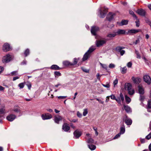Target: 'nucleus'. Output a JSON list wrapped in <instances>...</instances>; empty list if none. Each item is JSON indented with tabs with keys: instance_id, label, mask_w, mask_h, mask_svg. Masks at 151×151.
<instances>
[{
	"instance_id": "f257e3e1",
	"label": "nucleus",
	"mask_w": 151,
	"mask_h": 151,
	"mask_svg": "<svg viewBox=\"0 0 151 151\" xmlns=\"http://www.w3.org/2000/svg\"><path fill=\"white\" fill-rule=\"evenodd\" d=\"M109 97H110L113 100H115L117 102V103L120 104H121V101L123 103L124 100V98L123 95L122 93H121L120 94V96L117 97V98H116L114 95L113 94H112L110 96H107V98H109Z\"/></svg>"
},
{
	"instance_id": "f03ea898",
	"label": "nucleus",
	"mask_w": 151,
	"mask_h": 151,
	"mask_svg": "<svg viewBox=\"0 0 151 151\" xmlns=\"http://www.w3.org/2000/svg\"><path fill=\"white\" fill-rule=\"evenodd\" d=\"M96 49L95 46H92L85 54L82 58V60L85 61L87 60L90 57L91 54Z\"/></svg>"
},
{
	"instance_id": "7ed1b4c3",
	"label": "nucleus",
	"mask_w": 151,
	"mask_h": 151,
	"mask_svg": "<svg viewBox=\"0 0 151 151\" xmlns=\"http://www.w3.org/2000/svg\"><path fill=\"white\" fill-rule=\"evenodd\" d=\"M12 59V55L7 54L4 56L2 59V62L4 63H6L9 62Z\"/></svg>"
},
{
	"instance_id": "20e7f679",
	"label": "nucleus",
	"mask_w": 151,
	"mask_h": 151,
	"mask_svg": "<svg viewBox=\"0 0 151 151\" xmlns=\"http://www.w3.org/2000/svg\"><path fill=\"white\" fill-rule=\"evenodd\" d=\"M107 42V40L105 38H103L101 40H96L95 42V44L97 47H100L106 44Z\"/></svg>"
},
{
	"instance_id": "39448f33",
	"label": "nucleus",
	"mask_w": 151,
	"mask_h": 151,
	"mask_svg": "<svg viewBox=\"0 0 151 151\" xmlns=\"http://www.w3.org/2000/svg\"><path fill=\"white\" fill-rule=\"evenodd\" d=\"M104 9L103 11H102L101 8H99L98 9V12L100 13V17L101 18H104L107 13V9L104 7Z\"/></svg>"
},
{
	"instance_id": "423d86ee",
	"label": "nucleus",
	"mask_w": 151,
	"mask_h": 151,
	"mask_svg": "<svg viewBox=\"0 0 151 151\" xmlns=\"http://www.w3.org/2000/svg\"><path fill=\"white\" fill-rule=\"evenodd\" d=\"M99 30V28L97 26H94L92 27L91 29V32L93 35L95 36V38L97 39V37L96 32Z\"/></svg>"
},
{
	"instance_id": "0eeeda50",
	"label": "nucleus",
	"mask_w": 151,
	"mask_h": 151,
	"mask_svg": "<svg viewBox=\"0 0 151 151\" xmlns=\"http://www.w3.org/2000/svg\"><path fill=\"white\" fill-rule=\"evenodd\" d=\"M141 31L140 29H129L127 32L126 33V34L129 35H132L133 34H135L140 32Z\"/></svg>"
},
{
	"instance_id": "6e6552de",
	"label": "nucleus",
	"mask_w": 151,
	"mask_h": 151,
	"mask_svg": "<svg viewBox=\"0 0 151 151\" xmlns=\"http://www.w3.org/2000/svg\"><path fill=\"white\" fill-rule=\"evenodd\" d=\"M41 117L42 119L43 120L49 119H51L52 117V115L49 113H46L42 114L41 115Z\"/></svg>"
},
{
	"instance_id": "1a4fd4ad",
	"label": "nucleus",
	"mask_w": 151,
	"mask_h": 151,
	"mask_svg": "<svg viewBox=\"0 0 151 151\" xmlns=\"http://www.w3.org/2000/svg\"><path fill=\"white\" fill-rule=\"evenodd\" d=\"M116 35V34L115 32L113 33H110L107 35L106 37H108V38L106 39L107 40H111L113 39L114 37H115Z\"/></svg>"
},
{
	"instance_id": "9d476101",
	"label": "nucleus",
	"mask_w": 151,
	"mask_h": 151,
	"mask_svg": "<svg viewBox=\"0 0 151 151\" xmlns=\"http://www.w3.org/2000/svg\"><path fill=\"white\" fill-rule=\"evenodd\" d=\"M11 48L9 45L7 43H5L3 46V50L4 52H7L9 51Z\"/></svg>"
},
{
	"instance_id": "9b49d317",
	"label": "nucleus",
	"mask_w": 151,
	"mask_h": 151,
	"mask_svg": "<svg viewBox=\"0 0 151 151\" xmlns=\"http://www.w3.org/2000/svg\"><path fill=\"white\" fill-rule=\"evenodd\" d=\"M143 79L144 81L148 84H150L151 82V78L148 75H145L143 77Z\"/></svg>"
},
{
	"instance_id": "f8f14e48",
	"label": "nucleus",
	"mask_w": 151,
	"mask_h": 151,
	"mask_svg": "<svg viewBox=\"0 0 151 151\" xmlns=\"http://www.w3.org/2000/svg\"><path fill=\"white\" fill-rule=\"evenodd\" d=\"M5 109L2 108L0 109V123H2V120L4 117V114Z\"/></svg>"
},
{
	"instance_id": "ddd939ff",
	"label": "nucleus",
	"mask_w": 151,
	"mask_h": 151,
	"mask_svg": "<svg viewBox=\"0 0 151 151\" xmlns=\"http://www.w3.org/2000/svg\"><path fill=\"white\" fill-rule=\"evenodd\" d=\"M73 134L76 138H78L81 136L82 132H81L77 129L74 132Z\"/></svg>"
},
{
	"instance_id": "4468645a",
	"label": "nucleus",
	"mask_w": 151,
	"mask_h": 151,
	"mask_svg": "<svg viewBox=\"0 0 151 151\" xmlns=\"http://www.w3.org/2000/svg\"><path fill=\"white\" fill-rule=\"evenodd\" d=\"M16 117V116L14 114H11L8 116L6 119L8 121L12 122L13 121Z\"/></svg>"
},
{
	"instance_id": "2eb2a0df",
	"label": "nucleus",
	"mask_w": 151,
	"mask_h": 151,
	"mask_svg": "<svg viewBox=\"0 0 151 151\" xmlns=\"http://www.w3.org/2000/svg\"><path fill=\"white\" fill-rule=\"evenodd\" d=\"M115 15V14L114 13L111 12L109 13L107 15L106 18L108 21H110L113 19Z\"/></svg>"
},
{
	"instance_id": "dca6fc26",
	"label": "nucleus",
	"mask_w": 151,
	"mask_h": 151,
	"mask_svg": "<svg viewBox=\"0 0 151 151\" xmlns=\"http://www.w3.org/2000/svg\"><path fill=\"white\" fill-rule=\"evenodd\" d=\"M54 120L55 123L59 124V122L62 120V117L59 115L55 116Z\"/></svg>"
},
{
	"instance_id": "f3484780",
	"label": "nucleus",
	"mask_w": 151,
	"mask_h": 151,
	"mask_svg": "<svg viewBox=\"0 0 151 151\" xmlns=\"http://www.w3.org/2000/svg\"><path fill=\"white\" fill-rule=\"evenodd\" d=\"M137 12L139 15L142 16H145L146 13L145 10L142 9H138L137 11Z\"/></svg>"
},
{
	"instance_id": "a211bd4d",
	"label": "nucleus",
	"mask_w": 151,
	"mask_h": 151,
	"mask_svg": "<svg viewBox=\"0 0 151 151\" xmlns=\"http://www.w3.org/2000/svg\"><path fill=\"white\" fill-rule=\"evenodd\" d=\"M70 129L68 124L67 123H64L62 129L65 132H68Z\"/></svg>"
},
{
	"instance_id": "6ab92c4d",
	"label": "nucleus",
	"mask_w": 151,
	"mask_h": 151,
	"mask_svg": "<svg viewBox=\"0 0 151 151\" xmlns=\"http://www.w3.org/2000/svg\"><path fill=\"white\" fill-rule=\"evenodd\" d=\"M117 35H122L126 34V31L124 29H118L117 31L115 32Z\"/></svg>"
},
{
	"instance_id": "aec40b11",
	"label": "nucleus",
	"mask_w": 151,
	"mask_h": 151,
	"mask_svg": "<svg viewBox=\"0 0 151 151\" xmlns=\"http://www.w3.org/2000/svg\"><path fill=\"white\" fill-rule=\"evenodd\" d=\"M123 106L124 110L127 112L130 113L132 112L131 108L128 106L124 104Z\"/></svg>"
},
{
	"instance_id": "412c9836",
	"label": "nucleus",
	"mask_w": 151,
	"mask_h": 151,
	"mask_svg": "<svg viewBox=\"0 0 151 151\" xmlns=\"http://www.w3.org/2000/svg\"><path fill=\"white\" fill-rule=\"evenodd\" d=\"M138 91L139 93L140 94H143L144 93V89L140 85L138 86Z\"/></svg>"
},
{
	"instance_id": "4be33fe9",
	"label": "nucleus",
	"mask_w": 151,
	"mask_h": 151,
	"mask_svg": "<svg viewBox=\"0 0 151 151\" xmlns=\"http://www.w3.org/2000/svg\"><path fill=\"white\" fill-rule=\"evenodd\" d=\"M125 123L127 124V125H131L132 123V120L129 118H127L124 120Z\"/></svg>"
},
{
	"instance_id": "5701e85b",
	"label": "nucleus",
	"mask_w": 151,
	"mask_h": 151,
	"mask_svg": "<svg viewBox=\"0 0 151 151\" xmlns=\"http://www.w3.org/2000/svg\"><path fill=\"white\" fill-rule=\"evenodd\" d=\"M132 85L129 83H126L125 85V89L127 91L132 89Z\"/></svg>"
},
{
	"instance_id": "b1692460",
	"label": "nucleus",
	"mask_w": 151,
	"mask_h": 151,
	"mask_svg": "<svg viewBox=\"0 0 151 151\" xmlns=\"http://www.w3.org/2000/svg\"><path fill=\"white\" fill-rule=\"evenodd\" d=\"M13 111L15 113H20L21 111V110L20 108L18 106H15L14 107Z\"/></svg>"
},
{
	"instance_id": "393cba45",
	"label": "nucleus",
	"mask_w": 151,
	"mask_h": 151,
	"mask_svg": "<svg viewBox=\"0 0 151 151\" xmlns=\"http://www.w3.org/2000/svg\"><path fill=\"white\" fill-rule=\"evenodd\" d=\"M50 68L54 70H59L61 69L58 66L55 65H52L50 67Z\"/></svg>"
},
{
	"instance_id": "a878e982",
	"label": "nucleus",
	"mask_w": 151,
	"mask_h": 151,
	"mask_svg": "<svg viewBox=\"0 0 151 151\" xmlns=\"http://www.w3.org/2000/svg\"><path fill=\"white\" fill-rule=\"evenodd\" d=\"M120 71L121 73L122 74H124L127 72V68L126 66L124 67L120 68Z\"/></svg>"
},
{
	"instance_id": "bb28decb",
	"label": "nucleus",
	"mask_w": 151,
	"mask_h": 151,
	"mask_svg": "<svg viewBox=\"0 0 151 151\" xmlns=\"http://www.w3.org/2000/svg\"><path fill=\"white\" fill-rule=\"evenodd\" d=\"M124 48V47L121 46H118L116 48L115 50L117 52H120L121 51L123 50L122 49Z\"/></svg>"
},
{
	"instance_id": "cd10ccee",
	"label": "nucleus",
	"mask_w": 151,
	"mask_h": 151,
	"mask_svg": "<svg viewBox=\"0 0 151 151\" xmlns=\"http://www.w3.org/2000/svg\"><path fill=\"white\" fill-rule=\"evenodd\" d=\"M124 48V47L121 46H118L116 48L115 50L117 52H120L121 51L123 50L122 49Z\"/></svg>"
},
{
	"instance_id": "c85d7f7f",
	"label": "nucleus",
	"mask_w": 151,
	"mask_h": 151,
	"mask_svg": "<svg viewBox=\"0 0 151 151\" xmlns=\"http://www.w3.org/2000/svg\"><path fill=\"white\" fill-rule=\"evenodd\" d=\"M125 132V128L124 126L123 125L120 127V133L121 134H123Z\"/></svg>"
},
{
	"instance_id": "c756f323",
	"label": "nucleus",
	"mask_w": 151,
	"mask_h": 151,
	"mask_svg": "<svg viewBox=\"0 0 151 151\" xmlns=\"http://www.w3.org/2000/svg\"><path fill=\"white\" fill-rule=\"evenodd\" d=\"M88 146L89 148L92 150H94L96 148V146L95 145L91 144L88 145Z\"/></svg>"
},
{
	"instance_id": "7c9ffc66",
	"label": "nucleus",
	"mask_w": 151,
	"mask_h": 151,
	"mask_svg": "<svg viewBox=\"0 0 151 151\" xmlns=\"http://www.w3.org/2000/svg\"><path fill=\"white\" fill-rule=\"evenodd\" d=\"M125 97L126 103L127 104H129L131 101V99L127 95H125Z\"/></svg>"
},
{
	"instance_id": "2f4dec72",
	"label": "nucleus",
	"mask_w": 151,
	"mask_h": 151,
	"mask_svg": "<svg viewBox=\"0 0 151 151\" xmlns=\"http://www.w3.org/2000/svg\"><path fill=\"white\" fill-rule=\"evenodd\" d=\"M63 65L65 66L72 65H71V63L68 61H63Z\"/></svg>"
},
{
	"instance_id": "473e14b6",
	"label": "nucleus",
	"mask_w": 151,
	"mask_h": 151,
	"mask_svg": "<svg viewBox=\"0 0 151 151\" xmlns=\"http://www.w3.org/2000/svg\"><path fill=\"white\" fill-rule=\"evenodd\" d=\"M128 21L127 20H122L120 24V25H126L127 24Z\"/></svg>"
},
{
	"instance_id": "72a5a7b5",
	"label": "nucleus",
	"mask_w": 151,
	"mask_h": 151,
	"mask_svg": "<svg viewBox=\"0 0 151 151\" xmlns=\"http://www.w3.org/2000/svg\"><path fill=\"white\" fill-rule=\"evenodd\" d=\"M148 108H147V111L150 112V111L149 110V109L151 108V100H149L147 103Z\"/></svg>"
},
{
	"instance_id": "f704fd0d",
	"label": "nucleus",
	"mask_w": 151,
	"mask_h": 151,
	"mask_svg": "<svg viewBox=\"0 0 151 151\" xmlns=\"http://www.w3.org/2000/svg\"><path fill=\"white\" fill-rule=\"evenodd\" d=\"M78 59H77L76 58H75L73 59V63H72L71 65H73L76 64L78 63Z\"/></svg>"
},
{
	"instance_id": "c9c22d12",
	"label": "nucleus",
	"mask_w": 151,
	"mask_h": 151,
	"mask_svg": "<svg viewBox=\"0 0 151 151\" xmlns=\"http://www.w3.org/2000/svg\"><path fill=\"white\" fill-rule=\"evenodd\" d=\"M132 79L134 83H138V79L137 78H135L134 77L132 78Z\"/></svg>"
},
{
	"instance_id": "e433bc0d",
	"label": "nucleus",
	"mask_w": 151,
	"mask_h": 151,
	"mask_svg": "<svg viewBox=\"0 0 151 151\" xmlns=\"http://www.w3.org/2000/svg\"><path fill=\"white\" fill-rule=\"evenodd\" d=\"M129 94L130 95H132L134 93V91L133 89H131L129 90L128 91Z\"/></svg>"
},
{
	"instance_id": "4c0bfd02",
	"label": "nucleus",
	"mask_w": 151,
	"mask_h": 151,
	"mask_svg": "<svg viewBox=\"0 0 151 151\" xmlns=\"http://www.w3.org/2000/svg\"><path fill=\"white\" fill-rule=\"evenodd\" d=\"M129 13L131 15H132L133 17L135 18L136 19H137V17L134 14V12L132 11V10L129 11Z\"/></svg>"
},
{
	"instance_id": "58836bf2",
	"label": "nucleus",
	"mask_w": 151,
	"mask_h": 151,
	"mask_svg": "<svg viewBox=\"0 0 151 151\" xmlns=\"http://www.w3.org/2000/svg\"><path fill=\"white\" fill-rule=\"evenodd\" d=\"M29 51L28 49H27L25 51L24 54L25 55V56H27L29 54Z\"/></svg>"
},
{
	"instance_id": "ea45409f",
	"label": "nucleus",
	"mask_w": 151,
	"mask_h": 151,
	"mask_svg": "<svg viewBox=\"0 0 151 151\" xmlns=\"http://www.w3.org/2000/svg\"><path fill=\"white\" fill-rule=\"evenodd\" d=\"M12 76H15L18 75V71H15L12 72L10 74Z\"/></svg>"
},
{
	"instance_id": "a19ab883",
	"label": "nucleus",
	"mask_w": 151,
	"mask_h": 151,
	"mask_svg": "<svg viewBox=\"0 0 151 151\" xmlns=\"http://www.w3.org/2000/svg\"><path fill=\"white\" fill-rule=\"evenodd\" d=\"M93 140L91 138L88 139V140L87 141V142L88 143H91V144L93 143Z\"/></svg>"
},
{
	"instance_id": "79ce46f5",
	"label": "nucleus",
	"mask_w": 151,
	"mask_h": 151,
	"mask_svg": "<svg viewBox=\"0 0 151 151\" xmlns=\"http://www.w3.org/2000/svg\"><path fill=\"white\" fill-rule=\"evenodd\" d=\"M101 65V66L104 69L106 70H107V66L105 64H102L101 63H100Z\"/></svg>"
},
{
	"instance_id": "37998d69",
	"label": "nucleus",
	"mask_w": 151,
	"mask_h": 151,
	"mask_svg": "<svg viewBox=\"0 0 151 151\" xmlns=\"http://www.w3.org/2000/svg\"><path fill=\"white\" fill-rule=\"evenodd\" d=\"M88 110L87 109H85L83 112V115L84 116H86L88 114Z\"/></svg>"
},
{
	"instance_id": "c03bdc74",
	"label": "nucleus",
	"mask_w": 151,
	"mask_h": 151,
	"mask_svg": "<svg viewBox=\"0 0 151 151\" xmlns=\"http://www.w3.org/2000/svg\"><path fill=\"white\" fill-rule=\"evenodd\" d=\"M18 86L19 87L20 89L22 88H24V83H19L18 85Z\"/></svg>"
},
{
	"instance_id": "a18cd8bd",
	"label": "nucleus",
	"mask_w": 151,
	"mask_h": 151,
	"mask_svg": "<svg viewBox=\"0 0 151 151\" xmlns=\"http://www.w3.org/2000/svg\"><path fill=\"white\" fill-rule=\"evenodd\" d=\"M54 74L55 77L56 76H61V74L59 71H55L54 72Z\"/></svg>"
},
{
	"instance_id": "49530a36",
	"label": "nucleus",
	"mask_w": 151,
	"mask_h": 151,
	"mask_svg": "<svg viewBox=\"0 0 151 151\" xmlns=\"http://www.w3.org/2000/svg\"><path fill=\"white\" fill-rule=\"evenodd\" d=\"M121 133H119L116 135L113 138L114 139H117L118 138H119L121 135Z\"/></svg>"
},
{
	"instance_id": "de8ad7c7",
	"label": "nucleus",
	"mask_w": 151,
	"mask_h": 151,
	"mask_svg": "<svg viewBox=\"0 0 151 151\" xmlns=\"http://www.w3.org/2000/svg\"><path fill=\"white\" fill-rule=\"evenodd\" d=\"M145 138L148 140L151 138V132L146 136Z\"/></svg>"
},
{
	"instance_id": "09e8293b",
	"label": "nucleus",
	"mask_w": 151,
	"mask_h": 151,
	"mask_svg": "<svg viewBox=\"0 0 151 151\" xmlns=\"http://www.w3.org/2000/svg\"><path fill=\"white\" fill-rule=\"evenodd\" d=\"M115 67V65L113 63H111L109 65V68H113Z\"/></svg>"
},
{
	"instance_id": "8fccbe9b",
	"label": "nucleus",
	"mask_w": 151,
	"mask_h": 151,
	"mask_svg": "<svg viewBox=\"0 0 151 151\" xmlns=\"http://www.w3.org/2000/svg\"><path fill=\"white\" fill-rule=\"evenodd\" d=\"M26 85L27 86L28 88L30 90V88L31 87V83L29 82H28L27 84Z\"/></svg>"
},
{
	"instance_id": "3c124183",
	"label": "nucleus",
	"mask_w": 151,
	"mask_h": 151,
	"mask_svg": "<svg viewBox=\"0 0 151 151\" xmlns=\"http://www.w3.org/2000/svg\"><path fill=\"white\" fill-rule=\"evenodd\" d=\"M77 115L79 118H81L82 116V114L79 111L77 112Z\"/></svg>"
},
{
	"instance_id": "603ef678",
	"label": "nucleus",
	"mask_w": 151,
	"mask_h": 151,
	"mask_svg": "<svg viewBox=\"0 0 151 151\" xmlns=\"http://www.w3.org/2000/svg\"><path fill=\"white\" fill-rule=\"evenodd\" d=\"M118 82V80L117 79H116L115 81H114L113 84L114 85V86H115V85H116Z\"/></svg>"
},
{
	"instance_id": "864d4df0",
	"label": "nucleus",
	"mask_w": 151,
	"mask_h": 151,
	"mask_svg": "<svg viewBox=\"0 0 151 151\" xmlns=\"http://www.w3.org/2000/svg\"><path fill=\"white\" fill-rule=\"evenodd\" d=\"M132 63L131 62L128 63L127 64V66L128 68H131L132 66Z\"/></svg>"
},
{
	"instance_id": "5fc2aeb1",
	"label": "nucleus",
	"mask_w": 151,
	"mask_h": 151,
	"mask_svg": "<svg viewBox=\"0 0 151 151\" xmlns=\"http://www.w3.org/2000/svg\"><path fill=\"white\" fill-rule=\"evenodd\" d=\"M144 99H145V97L144 96L140 95V98H139V100L140 101H143V100H144Z\"/></svg>"
},
{
	"instance_id": "6e6d98bb",
	"label": "nucleus",
	"mask_w": 151,
	"mask_h": 151,
	"mask_svg": "<svg viewBox=\"0 0 151 151\" xmlns=\"http://www.w3.org/2000/svg\"><path fill=\"white\" fill-rule=\"evenodd\" d=\"M82 70H83V71L84 72H85L86 73H88L89 72V70L86 69V68H82Z\"/></svg>"
},
{
	"instance_id": "4d7b16f0",
	"label": "nucleus",
	"mask_w": 151,
	"mask_h": 151,
	"mask_svg": "<svg viewBox=\"0 0 151 151\" xmlns=\"http://www.w3.org/2000/svg\"><path fill=\"white\" fill-rule=\"evenodd\" d=\"M102 85L104 87L107 88H109L110 87V85L109 84H107L106 85L102 84Z\"/></svg>"
},
{
	"instance_id": "13d9d810",
	"label": "nucleus",
	"mask_w": 151,
	"mask_h": 151,
	"mask_svg": "<svg viewBox=\"0 0 151 151\" xmlns=\"http://www.w3.org/2000/svg\"><path fill=\"white\" fill-rule=\"evenodd\" d=\"M135 23L136 24V26L138 27L139 26V21L138 20H137L135 21Z\"/></svg>"
},
{
	"instance_id": "bf43d9fd",
	"label": "nucleus",
	"mask_w": 151,
	"mask_h": 151,
	"mask_svg": "<svg viewBox=\"0 0 151 151\" xmlns=\"http://www.w3.org/2000/svg\"><path fill=\"white\" fill-rule=\"evenodd\" d=\"M67 97L66 96H59L58 97V98L59 99H64Z\"/></svg>"
},
{
	"instance_id": "052dcab7",
	"label": "nucleus",
	"mask_w": 151,
	"mask_h": 151,
	"mask_svg": "<svg viewBox=\"0 0 151 151\" xmlns=\"http://www.w3.org/2000/svg\"><path fill=\"white\" fill-rule=\"evenodd\" d=\"M125 50H122V51H121L120 53L121 55V56H122L125 53Z\"/></svg>"
},
{
	"instance_id": "680f3d73",
	"label": "nucleus",
	"mask_w": 151,
	"mask_h": 151,
	"mask_svg": "<svg viewBox=\"0 0 151 151\" xmlns=\"http://www.w3.org/2000/svg\"><path fill=\"white\" fill-rule=\"evenodd\" d=\"M4 68L2 66H0V74L4 70Z\"/></svg>"
},
{
	"instance_id": "e2e57ef3",
	"label": "nucleus",
	"mask_w": 151,
	"mask_h": 151,
	"mask_svg": "<svg viewBox=\"0 0 151 151\" xmlns=\"http://www.w3.org/2000/svg\"><path fill=\"white\" fill-rule=\"evenodd\" d=\"M27 63V61L25 60H23L21 63V65H26Z\"/></svg>"
},
{
	"instance_id": "0e129e2a",
	"label": "nucleus",
	"mask_w": 151,
	"mask_h": 151,
	"mask_svg": "<svg viewBox=\"0 0 151 151\" xmlns=\"http://www.w3.org/2000/svg\"><path fill=\"white\" fill-rule=\"evenodd\" d=\"M145 139H141L140 141L142 143H144L145 142Z\"/></svg>"
},
{
	"instance_id": "69168bd1",
	"label": "nucleus",
	"mask_w": 151,
	"mask_h": 151,
	"mask_svg": "<svg viewBox=\"0 0 151 151\" xmlns=\"http://www.w3.org/2000/svg\"><path fill=\"white\" fill-rule=\"evenodd\" d=\"M97 78L98 80H100V75L99 73H98L96 75Z\"/></svg>"
},
{
	"instance_id": "338daca9",
	"label": "nucleus",
	"mask_w": 151,
	"mask_h": 151,
	"mask_svg": "<svg viewBox=\"0 0 151 151\" xmlns=\"http://www.w3.org/2000/svg\"><path fill=\"white\" fill-rule=\"evenodd\" d=\"M96 99L98 101L99 103H101V104H103V102L101 100L99 99H98V98H96Z\"/></svg>"
},
{
	"instance_id": "774afa93",
	"label": "nucleus",
	"mask_w": 151,
	"mask_h": 151,
	"mask_svg": "<svg viewBox=\"0 0 151 151\" xmlns=\"http://www.w3.org/2000/svg\"><path fill=\"white\" fill-rule=\"evenodd\" d=\"M19 77L18 76H16V77H14L13 78V81H14L17 79H19Z\"/></svg>"
}]
</instances>
